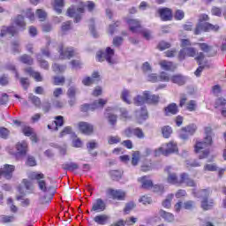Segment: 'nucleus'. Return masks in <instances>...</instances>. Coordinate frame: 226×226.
I'll return each instance as SVG.
<instances>
[{
	"instance_id": "f257e3e1",
	"label": "nucleus",
	"mask_w": 226,
	"mask_h": 226,
	"mask_svg": "<svg viewBox=\"0 0 226 226\" xmlns=\"http://www.w3.org/2000/svg\"><path fill=\"white\" fill-rule=\"evenodd\" d=\"M28 177L29 179H32V181H38L39 190L46 193L47 197L41 199V204H49L54 197L55 189L52 186H48L45 180H41L45 178V175H43V173L33 171L28 174Z\"/></svg>"
},
{
	"instance_id": "f03ea898",
	"label": "nucleus",
	"mask_w": 226,
	"mask_h": 226,
	"mask_svg": "<svg viewBox=\"0 0 226 226\" xmlns=\"http://www.w3.org/2000/svg\"><path fill=\"white\" fill-rule=\"evenodd\" d=\"M205 138L203 141L196 142L194 151L198 154L200 160H204L209 156V146H213V128L206 126L204 128Z\"/></svg>"
},
{
	"instance_id": "7ed1b4c3",
	"label": "nucleus",
	"mask_w": 226,
	"mask_h": 226,
	"mask_svg": "<svg viewBox=\"0 0 226 226\" xmlns=\"http://www.w3.org/2000/svg\"><path fill=\"white\" fill-rule=\"evenodd\" d=\"M87 7L88 11H92L94 10V2H87L86 5H84L83 3L80 4V6L78 8H75L73 6L70 7L67 10V15L68 17H74V22H80L81 13H84V7Z\"/></svg>"
},
{
	"instance_id": "20e7f679",
	"label": "nucleus",
	"mask_w": 226,
	"mask_h": 226,
	"mask_svg": "<svg viewBox=\"0 0 226 226\" xmlns=\"http://www.w3.org/2000/svg\"><path fill=\"white\" fill-rule=\"evenodd\" d=\"M209 195H211V191H209V189H202L195 193V196L198 197V199H201V207L205 211L211 209L213 204H215L213 200H209V205H206Z\"/></svg>"
},
{
	"instance_id": "39448f33",
	"label": "nucleus",
	"mask_w": 226,
	"mask_h": 226,
	"mask_svg": "<svg viewBox=\"0 0 226 226\" xmlns=\"http://www.w3.org/2000/svg\"><path fill=\"white\" fill-rule=\"evenodd\" d=\"M172 153H177V143L170 141L166 144V149L160 147L158 150H155V156H160L161 154L169 156V154H172Z\"/></svg>"
},
{
	"instance_id": "423d86ee",
	"label": "nucleus",
	"mask_w": 226,
	"mask_h": 226,
	"mask_svg": "<svg viewBox=\"0 0 226 226\" xmlns=\"http://www.w3.org/2000/svg\"><path fill=\"white\" fill-rule=\"evenodd\" d=\"M112 57H114V49H112L110 47H108L106 49V51H98L96 55V59L100 63L103 61H107L109 64H112Z\"/></svg>"
},
{
	"instance_id": "0eeeda50",
	"label": "nucleus",
	"mask_w": 226,
	"mask_h": 226,
	"mask_svg": "<svg viewBox=\"0 0 226 226\" xmlns=\"http://www.w3.org/2000/svg\"><path fill=\"white\" fill-rule=\"evenodd\" d=\"M107 104V100L99 99L94 101L93 104H84L81 106V112H87L88 110H96V109H103Z\"/></svg>"
},
{
	"instance_id": "6e6552de",
	"label": "nucleus",
	"mask_w": 226,
	"mask_h": 226,
	"mask_svg": "<svg viewBox=\"0 0 226 226\" xmlns=\"http://www.w3.org/2000/svg\"><path fill=\"white\" fill-rule=\"evenodd\" d=\"M14 171L15 166L5 164L4 168L0 169V178L4 177V179H11Z\"/></svg>"
},
{
	"instance_id": "1a4fd4ad",
	"label": "nucleus",
	"mask_w": 226,
	"mask_h": 226,
	"mask_svg": "<svg viewBox=\"0 0 226 226\" xmlns=\"http://www.w3.org/2000/svg\"><path fill=\"white\" fill-rule=\"evenodd\" d=\"M195 132H197V125L195 124H191V125L183 127L180 130V139H188V135H193Z\"/></svg>"
},
{
	"instance_id": "9d476101",
	"label": "nucleus",
	"mask_w": 226,
	"mask_h": 226,
	"mask_svg": "<svg viewBox=\"0 0 226 226\" xmlns=\"http://www.w3.org/2000/svg\"><path fill=\"white\" fill-rule=\"evenodd\" d=\"M126 22L129 26V30L132 33H136V34L139 33V31L142 27V25L140 24L139 20L129 19L126 20Z\"/></svg>"
},
{
	"instance_id": "9b49d317",
	"label": "nucleus",
	"mask_w": 226,
	"mask_h": 226,
	"mask_svg": "<svg viewBox=\"0 0 226 226\" xmlns=\"http://www.w3.org/2000/svg\"><path fill=\"white\" fill-rule=\"evenodd\" d=\"M106 207L107 205L105 204V201L99 198L93 203L91 211H94V213H102V211H105Z\"/></svg>"
},
{
	"instance_id": "f8f14e48",
	"label": "nucleus",
	"mask_w": 226,
	"mask_h": 226,
	"mask_svg": "<svg viewBox=\"0 0 226 226\" xmlns=\"http://www.w3.org/2000/svg\"><path fill=\"white\" fill-rule=\"evenodd\" d=\"M170 169L172 168L167 167L165 169V171L168 172V177H167L168 183H170V185H177L178 186H180L181 177L179 178L177 177V175L176 173L170 172Z\"/></svg>"
},
{
	"instance_id": "ddd939ff",
	"label": "nucleus",
	"mask_w": 226,
	"mask_h": 226,
	"mask_svg": "<svg viewBox=\"0 0 226 226\" xmlns=\"http://www.w3.org/2000/svg\"><path fill=\"white\" fill-rule=\"evenodd\" d=\"M195 54H197V51H195V49L184 48L180 50L178 58L180 60H183V59H185V57H186V56H188L189 57H195Z\"/></svg>"
},
{
	"instance_id": "4468645a",
	"label": "nucleus",
	"mask_w": 226,
	"mask_h": 226,
	"mask_svg": "<svg viewBox=\"0 0 226 226\" xmlns=\"http://www.w3.org/2000/svg\"><path fill=\"white\" fill-rule=\"evenodd\" d=\"M64 124V118L63 116H57L55 117V121L48 125L49 130H53L54 132H57L59 126H63Z\"/></svg>"
},
{
	"instance_id": "2eb2a0df",
	"label": "nucleus",
	"mask_w": 226,
	"mask_h": 226,
	"mask_svg": "<svg viewBox=\"0 0 226 226\" xmlns=\"http://www.w3.org/2000/svg\"><path fill=\"white\" fill-rule=\"evenodd\" d=\"M59 53L61 59H70L71 57H73L77 53L75 52L72 48H67L64 50L63 49V46L59 48Z\"/></svg>"
},
{
	"instance_id": "dca6fc26",
	"label": "nucleus",
	"mask_w": 226,
	"mask_h": 226,
	"mask_svg": "<svg viewBox=\"0 0 226 226\" xmlns=\"http://www.w3.org/2000/svg\"><path fill=\"white\" fill-rule=\"evenodd\" d=\"M143 96L146 97L147 103H149L150 105H158V102H160V95L151 94L148 91H145Z\"/></svg>"
},
{
	"instance_id": "f3484780",
	"label": "nucleus",
	"mask_w": 226,
	"mask_h": 226,
	"mask_svg": "<svg viewBox=\"0 0 226 226\" xmlns=\"http://www.w3.org/2000/svg\"><path fill=\"white\" fill-rule=\"evenodd\" d=\"M170 81L177 86H185L188 82V78L182 74H175L170 78Z\"/></svg>"
},
{
	"instance_id": "a211bd4d",
	"label": "nucleus",
	"mask_w": 226,
	"mask_h": 226,
	"mask_svg": "<svg viewBox=\"0 0 226 226\" xmlns=\"http://www.w3.org/2000/svg\"><path fill=\"white\" fill-rule=\"evenodd\" d=\"M110 220V215L105 214L96 215L94 218V222H95V223H97L98 225H107V223H109Z\"/></svg>"
},
{
	"instance_id": "6ab92c4d",
	"label": "nucleus",
	"mask_w": 226,
	"mask_h": 226,
	"mask_svg": "<svg viewBox=\"0 0 226 226\" xmlns=\"http://www.w3.org/2000/svg\"><path fill=\"white\" fill-rule=\"evenodd\" d=\"M162 20H172V10L170 8H162L158 11Z\"/></svg>"
},
{
	"instance_id": "aec40b11",
	"label": "nucleus",
	"mask_w": 226,
	"mask_h": 226,
	"mask_svg": "<svg viewBox=\"0 0 226 226\" xmlns=\"http://www.w3.org/2000/svg\"><path fill=\"white\" fill-rule=\"evenodd\" d=\"M186 185V186H195V181L190 177L188 173L180 174V185Z\"/></svg>"
},
{
	"instance_id": "412c9836",
	"label": "nucleus",
	"mask_w": 226,
	"mask_h": 226,
	"mask_svg": "<svg viewBox=\"0 0 226 226\" xmlns=\"http://www.w3.org/2000/svg\"><path fill=\"white\" fill-rule=\"evenodd\" d=\"M79 128L85 135H91L94 130L93 125L91 124H87V122H80L79 124Z\"/></svg>"
},
{
	"instance_id": "4be33fe9",
	"label": "nucleus",
	"mask_w": 226,
	"mask_h": 226,
	"mask_svg": "<svg viewBox=\"0 0 226 226\" xmlns=\"http://www.w3.org/2000/svg\"><path fill=\"white\" fill-rule=\"evenodd\" d=\"M159 65L165 72H174L176 70V65L172 62H169L167 60H162L159 62Z\"/></svg>"
},
{
	"instance_id": "5701e85b",
	"label": "nucleus",
	"mask_w": 226,
	"mask_h": 226,
	"mask_svg": "<svg viewBox=\"0 0 226 226\" xmlns=\"http://www.w3.org/2000/svg\"><path fill=\"white\" fill-rule=\"evenodd\" d=\"M7 34H10L11 36H15L17 34V28L15 26H3L1 28L0 36H6Z\"/></svg>"
},
{
	"instance_id": "b1692460",
	"label": "nucleus",
	"mask_w": 226,
	"mask_h": 226,
	"mask_svg": "<svg viewBox=\"0 0 226 226\" xmlns=\"http://www.w3.org/2000/svg\"><path fill=\"white\" fill-rule=\"evenodd\" d=\"M179 109H177V105L176 103L169 104L166 108H164L165 116H172L177 114Z\"/></svg>"
},
{
	"instance_id": "393cba45",
	"label": "nucleus",
	"mask_w": 226,
	"mask_h": 226,
	"mask_svg": "<svg viewBox=\"0 0 226 226\" xmlns=\"http://www.w3.org/2000/svg\"><path fill=\"white\" fill-rule=\"evenodd\" d=\"M25 72L26 73H28V75H30V77H33V79H34V80H36V82H41V80H43V78L41 77L40 72H36L33 71V68H31V67L25 69Z\"/></svg>"
},
{
	"instance_id": "a878e982",
	"label": "nucleus",
	"mask_w": 226,
	"mask_h": 226,
	"mask_svg": "<svg viewBox=\"0 0 226 226\" xmlns=\"http://www.w3.org/2000/svg\"><path fill=\"white\" fill-rule=\"evenodd\" d=\"M17 154H26L27 153V143L26 141L19 142L16 145Z\"/></svg>"
},
{
	"instance_id": "bb28decb",
	"label": "nucleus",
	"mask_w": 226,
	"mask_h": 226,
	"mask_svg": "<svg viewBox=\"0 0 226 226\" xmlns=\"http://www.w3.org/2000/svg\"><path fill=\"white\" fill-rule=\"evenodd\" d=\"M13 24L17 26L19 29H26V21H24V16L18 15L13 19Z\"/></svg>"
},
{
	"instance_id": "cd10ccee",
	"label": "nucleus",
	"mask_w": 226,
	"mask_h": 226,
	"mask_svg": "<svg viewBox=\"0 0 226 226\" xmlns=\"http://www.w3.org/2000/svg\"><path fill=\"white\" fill-rule=\"evenodd\" d=\"M137 222V218L131 217L129 219H126V221L119 220L117 222H115L114 226H125V225H133V223Z\"/></svg>"
},
{
	"instance_id": "c85d7f7f",
	"label": "nucleus",
	"mask_w": 226,
	"mask_h": 226,
	"mask_svg": "<svg viewBox=\"0 0 226 226\" xmlns=\"http://www.w3.org/2000/svg\"><path fill=\"white\" fill-rule=\"evenodd\" d=\"M23 133L26 137H31V140L33 142H38V137L35 136V134L33 133V128L26 126L23 128Z\"/></svg>"
},
{
	"instance_id": "c756f323",
	"label": "nucleus",
	"mask_w": 226,
	"mask_h": 226,
	"mask_svg": "<svg viewBox=\"0 0 226 226\" xmlns=\"http://www.w3.org/2000/svg\"><path fill=\"white\" fill-rule=\"evenodd\" d=\"M139 181L141 182L142 188H145V190H151L153 188V181L147 179V177H143Z\"/></svg>"
},
{
	"instance_id": "7c9ffc66",
	"label": "nucleus",
	"mask_w": 226,
	"mask_h": 226,
	"mask_svg": "<svg viewBox=\"0 0 226 226\" xmlns=\"http://www.w3.org/2000/svg\"><path fill=\"white\" fill-rule=\"evenodd\" d=\"M215 109H221V110H225L226 109V99L223 97H219L215 102Z\"/></svg>"
},
{
	"instance_id": "2f4dec72",
	"label": "nucleus",
	"mask_w": 226,
	"mask_h": 226,
	"mask_svg": "<svg viewBox=\"0 0 226 226\" xmlns=\"http://www.w3.org/2000/svg\"><path fill=\"white\" fill-rule=\"evenodd\" d=\"M159 215L161 218L165 220V222H174V215L171 213L165 212V210H160Z\"/></svg>"
},
{
	"instance_id": "473e14b6",
	"label": "nucleus",
	"mask_w": 226,
	"mask_h": 226,
	"mask_svg": "<svg viewBox=\"0 0 226 226\" xmlns=\"http://www.w3.org/2000/svg\"><path fill=\"white\" fill-rule=\"evenodd\" d=\"M100 78V74H98V72H94L92 75V78H85L82 80V83L84 84V86H91V84H94V79H99Z\"/></svg>"
},
{
	"instance_id": "72a5a7b5",
	"label": "nucleus",
	"mask_w": 226,
	"mask_h": 226,
	"mask_svg": "<svg viewBox=\"0 0 226 226\" xmlns=\"http://www.w3.org/2000/svg\"><path fill=\"white\" fill-rule=\"evenodd\" d=\"M126 192L123 190H116L114 192V200H125Z\"/></svg>"
},
{
	"instance_id": "f704fd0d",
	"label": "nucleus",
	"mask_w": 226,
	"mask_h": 226,
	"mask_svg": "<svg viewBox=\"0 0 226 226\" xmlns=\"http://www.w3.org/2000/svg\"><path fill=\"white\" fill-rule=\"evenodd\" d=\"M138 34H141V36H143L145 40H151V38H153L151 31L149 29L144 28L143 26L141 27V29L139 30V33Z\"/></svg>"
},
{
	"instance_id": "c9c22d12",
	"label": "nucleus",
	"mask_w": 226,
	"mask_h": 226,
	"mask_svg": "<svg viewBox=\"0 0 226 226\" xmlns=\"http://www.w3.org/2000/svg\"><path fill=\"white\" fill-rule=\"evenodd\" d=\"M204 31H218L220 29V26L218 25H213L211 23H204Z\"/></svg>"
},
{
	"instance_id": "e433bc0d",
	"label": "nucleus",
	"mask_w": 226,
	"mask_h": 226,
	"mask_svg": "<svg viewBox=\"0 0 226 226\" xmlns=\"http://www.w3.org/2000/svg\"><path fill=\"white\" fill-rule=\"evenodd\" d=\"M144 103H147V100H146V96L137 95L134 98V105H137L139 107L140 105H144Z\"/></svg>"
},
{
	"instance_id": "4c0bfd02",
	"label": "nucleus",
	"mask_w": 226,
	"mask_h": 226,
	"mask_svg": "<svg viewBox=\"0 0 226 226\" xmlns=\"http://www.w3.org/2000/svg\"><path fill=\"white\" fill-rule=\"evenodd\" d=\"M105 117L108 119L109 123L114 124V109H107L105 112Z\"/></svg>"
},
{
	"instance_id": "58836bf2",
	"label": "nucleus",
	"mask_w": 226,
	"mask_h": 226,
	"mask_svg": "<svg viewBox=\"0 0 226 226\" xmlns=\"http://www.w3.org/2000/svg\"><path fill=\"white\" fill-rule=\"evenodd\" d=\"M64 6V0H55L54 8L56 11V13H61L63 11L61 8Z\"/></svg>"
},
{
	"instance_id": "ea45409f",
	"label": "nucleus",
	"mask_w": 226,
	"mask_h": 226,
	"mask_svg": "<svg viewBox=\"0 0 226 226\" xmlns=\"http://www.w3.org/2000/svg\"><path fill=\"white\" fill-rule=\"evenodd\" d=\"M63 169L64 170H77V169H79V164L75 163V162H70V163H64L63 164Z\"/></svg>"
},
{
	"instance_id": "a19ab883",
	"label": "nucleus",
	"mask_w": 226,
	"mask_h": 226,
	"mask_svg": "<svg viewBox=\"0 0 226 226\" xmlns=\"http://www.w3.org/2000/svg\"><path fill=\"white\" fill-rule=\"evenodd\" d=\"M162 133L164 137V139H169L170 135H172V128L169 125L163 126L162 128Z\"/></svg>"
},
{
	"instance_id": "79ce46f5",
	"label": "nucleus",
	"mask_w": 226,
	"mask_h": 226,
	"mask_svg": "<svg viewBox=\"0 0 226 226\" xmlns=\"http://www.w3.org/2000/svg\"><path fill=\"white\" fill-rule=\"evenodd\" d=\"M116 113L120 114L121 117H124V119L130 118V115H128V110L124 108L116 109Z\"/></svg>"
},
{
	"instance_id": "37998d69",
	"label": "nucleus",
	"mask_w": 226,
	"mask_h": 226,
	"mask_svg": "<svg viewBox=\"0 0 226 226\" xmlns=\"http://www.w3.org/2000/svg\"><path fill=\"white\" fill-rule=\"evenodd\" d=\"M122 100L125 102V103H128V104L132 103V98H130V91L124 90L122 92Z\"/></svg>"
},
{
	"instance_id": "c03bdc74",
	"label": "nucleus",
	"mask_w": 226,
	"mask_h": 226,
	"mask_svg": "<svg viewBox=\"0 0 226 226\" xmlns=\"http://www.w3.org/2000/svg\"><path fill=\"white\" fill-rule=\"evenodd\" d=\"M140 160V152L136 151L132 153V165H137Z\"/></svg>"
},
{
	"instance_id": "a18cd8bd",
	"label": "nucleus",
	"mask_w": 226,
	"mask_h": 226,
	"mask_svg": "<svg viewBox=\"0 0 226 226\" xmlns=\"http://www.w3.org/2000/svg\"><path fill=\"white\" fill-rule=\"evenodd\" d=\"M199 47L200 50H202L203 52H206L207 54H209V52L213 50V47L207 45V43H199Z\"/></svg>"
},
{
	"instance_id": "49530a36",
	"label": "nucleus",
	"mask_w": 226,
	"mask_h": 226,
	"mask_svg": "<svg viewBox=\"0 0 226 226\" xmlns=\"http://www.w3.org/2000/svg\"><path fill=\"white\" fill-rule=\"evenodd\" d=\"M29 100L35 105V107H41V101L40 100L39 97H36L35 95L30 94L29 95Z\"/></svg>"
},
{
	"instance_id": "de8ad7c7",
	"label": "nucleus",
	"mask_w": 226,
	"mask_h": 226,
	"mask_svg": "<svg viewBox=\"0 0 226 226\" xmlns=\"http://www.w3.org/2000/svg\"><path fill=\"white\" fill-rule=\"evenodd\" d=\"M172 199H174V194L168 195L166 200L162 202L163 207H167V209H169L171 206L170 202H171Z\"/></svg>"
},
{
	"instance_id": "09e8293b",
	"label": "nucleus",
	"mask_w": 226,
	"mask_h": 226,
	"mask_svg": "<svg viewBox=\"0 0 226 226\" xmlns=\"http://www.w3.org/2000/svg\"><path fill=\"white\" fill-rule=\"evenodd\" d=\"M19 60L21 63H24V64H33V58L27 55H23L20 56Z\"/></svg>"
},
{
	"instance_id": "8fccbe9b",
	"label": "nucleus",
	"mask_w": 226,
	"mask_h": 226,
	"mask_svg": "<svg viewBox=\"0 0 226 226\" xmlns=\"http://www.w3.org/2000/svg\"><path fill=\"white\" fill-rule=\"evenodd\" d=\"M36 15L41 22H43V20H45L47 19V12H45V11H43L41 9H39L36 11Z\"/></svg>"
},
{
	"instance_id": "3c124183",
	"label": "nucleus",
	"mask_w": 226,
	"mask_h": 226,
	"mask_svg": "<svg viewBox=\"0 0 226 226\" xmlns=\"http://www.w3.org/2000/svg\"><path fill=\"white\" fill-rule=\"evenodd\" d=\"M170 77H169V73L165 72H162L159 76V81L161 82H170Z\"/></svg>"
},
{
	"instance_id": "603ef678",
	"label": "nucleus",
	"mask_w": 226,
	"mask_h": 226,
	"mask_svg": "<svg viewBox=\"0 0 226 226\" xmlns=\"http://www.w3.org/2000/svg\"><path fill=\"white\" fill-rule=\"evenodd\" d=\"M183 207L184 209H187V210L193 209V207H195V201L193 200L185 201L183 204Z\"/></svg>"
},
{
	"instance_id": "864d4df0",
	"label": "nucleus",
	"mask_w": 226,
	"mask_h": 226,
	"mask_svg": "<svg viewBox=\"0 0 226 226\" xmlns=\"http://www.w3.org/2000/svg\"><path fill=\"white\" fill-rule=\"evenodd\" d=\"M14 221H15V217L13 216H8V215L0 216V222H2V223H10V222H14Z\"/></svg>"
},
{
	"instance_id": "5fc2aeb1",
	"label": "nucleus",
	"mask_w": 226,
	"mask_h": 226,
	"mask_svg": "<svg viewBox=\"0 0 226 226\" xmlns=\"http://www.w3.org/2000/svg\"><path fill=\"white\" fill-rule=\"evenodd\" d=\"M134 207H135V203L133 201H130L125 204L124 212L125 213V215H128V213H130V211H132V209H133Z\"/></svg>"
},
{
	"instance_id": "6e6d98bb",
	"label": "nucleus",
	"mask_w": 226,
	"mask_h": 226,
	"mask_svg": "<svg viewBox=\"0 0 226 226\" xmlns=\"http://www.w3.org/2000/svg\"><path fill=\"white\" fill-rule=\"evenodd\" d=\"M134 131H135V129H133L132 127H127L123 132V135H124V137H128L130 139V138L133 137Z\"/></svg>"
},
{
	"instance_id": "4d7b16f0",
	"label": "nucleus",
	"mask_w": 226,
	"mask_h": 226,
	"mask_svg": "<svg viewBox=\"0 0 226 226\" xmlns=\"http://www.w3.org/2000/svg\"><path fill=\"white\" fill-rule=\"evenodd\" d=\"M211 14L215 17H222V8L216 6L212 7Z\"/></svg>"
},
{
	"instance_id": "13d9d810",
	"label": "nucleus",
	"mask_w": 226,
	"mask_h": 226,
	"mask_svg": "<svg viewBox=\"0 0 226 226\" xmlns=\"http://www.w3.org/2000/svg\"><path fill=\"white\" fill-rule=\"evenodd\" d=\"M76 94H77V88L74 87H69V89L67 90L68 98H75Z\"/></svg>"
},
{
	"instance_id": "bf43d9fd",
	"label": "nucleus",
	"mask_w": 226,
	"mask_h": 226,
	"mask_svg": "<svg viewBox=\"0 0 226 226\" xmlns=\"http://www.w3.org/2000/svg\"><path fill=\"white\" fill-rule=\"evenodd\" d=\"M157 47L159 50H165L167 49H170V43L162 41L161 42H159Z\"/></svg>"
},
{
	"instance_id": "052dcab7",
	"label": "nucleus",
	"mask_w": 226,
	"mask_h": 226,
	"mask_svg": "<svg viewBox=\"0 0 226 226\" xmlns=\"http://www.w3.org/2000/svg\"><path fill=\"white\" fill-rule=\"evenodd\" d=\"M133 135H135V137H137L138 139H144L145 137L144 132H142V129L139 127L134 128Z\"/></svg>"
},
{
	"instance_id": "680f3d73",
	"label": "nucleus",
	"mask_w": 226,
	"mask_h": 226,
	"mask_svg": "<svg viewBox=\"0 0 226 226\" xmlns=\"http://www.w3.org/2000/svg\"><path fill=\"white\" fill-rule=\"evenodd\" d=\"M202 31H204V24L198 23L194 28V34L199 35Z\"/></svg>"
},
{
	"instance_id": "e2e57ef3",
	"label": "nucleus",
	"mask_w": 226,
	"mask_h": 226,
	"mask_svg": "<svg viewBox=\"0 0 226 226\" xmlns=\"http://www.w3.org/2000/svg\"><path fill=\"white\" fill-rule=\"evenodd\" d=\"M52 69L54 72H56L57 73L59 72H64V70H66V66L54 64L52 66Z\"/></svg>"
},
{
	"instance_id": "0e129e2a",
	"label": "nucleus",
	"mask_w": 226,
	"mask_h": 226,
	"mask_svg": "<svg viewBox=\"0 0 226 226\" xmlns=\"http://www.w3.org/2000/svg\"><path fill=\"white\" fill-rule=\"evenodd\" d=\"M8 135H10V131L4 127L0 128V137L2 139H7Z\"/></svg>"
},
{
	"instance_id": "69168bd1",
	"label": "nucleus",
	"mask_w": 226,
	"mask_h": 226,
	"mask_svg": "<svg viewBox=\"0 0 226 226\" xmlns=\"http://www.w3.org/2000/svg\"><path fill=\"white\" fill-rule=\"evenodd\" d=\"M151 190L153 192H155V193H163V185H152V188Z\"/></svg>"
},
{
	"instance_id": "338daca9",
	"label": "nucleus",
	"mask_w": 226,
	"mask_h": 226,
	"mask_svg": "<svg viewBox=\"0 0 226 226\" xmlns=\"http://www.w3.org/2000/svg\"><path fill=\"white\" fill-rule=\"evenodd\" d=\"M139 119H142L143 121H145V119H147V109L146 107L141 108Z\"/></svg>"
},
{
	"instance_id": "774afa93",
	"label": "nucleus",
	"mask_w": 226,
	"mask_h": 226,
	"mask_svg": "<svg viewBox=\"0 0 226 226\" xmlns=\"http://www.w3.org/2000/svg\"><path fill=\"white\" fill-rule=\"evenodd\" d=\"M109 199H114V189L109 188L106 190V200Z\"/></svg>"
}]
</instances>
